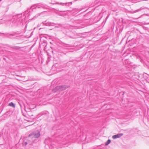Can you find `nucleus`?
Segmentation results:
<instances>
[{
    "label": "nucleus",
    "instance_id": "nucleus-10",
    "mask_svg": "<svg viewBox=\"0 0 149 149\" xmlns=\"http://www.w3.org/2000/svg\"><path fill=\"white\" fill-rule=\"evenodd\" d=\"M65 3H53V4H60V5H63Z\"/></svg>",
    "mask_w": 149,
    "mask_h": 149
},
{
    "label": "nucleus",
    "instance_id": "nucleus-12",
    "mask_svg": "<svg viewBox=\"0 0 149 149\" xmlns=\"http://www.w3.org/2000/svg\"><path fill=\"white\" fill-rule=\"evenodd\" d=\"M28 11H29L28 10H27V11H26L25 12V13H27V12H28Z\"/></svg>",
    "mask_w": 149,
    "mask_h": 149
},
{
    "label": "nucleus",
    "instance_id": "nucleus-13",
    "mask_svg": "<svg viewBox=\"0 0 149 149\" xmlns=\"http://www.w3.org/2000/svg\"><path fill=\"white\" fill-rule=\"evenodd\" d=\"M13 36V35L12 34H10V35H9L8 36L10 37V36Z\"/></svg>",
    "mask_w": 149,
    "mask_h": 149
},
{
    "label": "nucleus",
    "instance_id": "nucleus-14",
    "mask_svg": "<svg viewBox=\"0 0 149 149\" xmlns=\"http://www.w3.org/2000/svg\"><path fill=\"white\" fill-rule=\"evenodd\" d=\"M55 27H57V28H58V27H59V26H55Z\"/></svg>",
    "mask_w": 149,
    "mask_h": 149
},
{
    "label": "nucleus",
    "instance_id": "nucleus-11",
    "mask_svg": "<svg viewBox=\"0 0 149 149\" xmlns=\"http://www.w3.org/2000/svg\"><path fill=\"white\" fill-rule=\"evenodd\" d=\"M27 142H25L24 143H23V145H25V146H26V145H27Z\"/></svg>",
    "mask_w": 149,
    "mask_h": 149
},
{
    "label": "nucleus",
    "instance_id": "nucleus-5",
    "mask_svg": "<svg viewBox=\"0 0 149 149\" xmlns=\"http://www.w3.org/2000/svg\"><path fill=\"white\" fill-rule=\"evenodd\" d=\"M123 135V134L122 133L118 134H117L113 135L112 136V138L113 139H116V138L120 137Z\"/></svg>",
    "mask_w": 149,
    "mask_h": 149
},
{
    "label": "nucleus",
    "instance_id": "nucleus-2",
    "mask_svg": "<svg viewBox=\"0 0 149 149\" xmlns=\"http://www.w3.org/2000/svg\"><path fill=\"white\" fill-rule=\"evenodd\" d=\"M22 14H19L12 16V19H9V21L13 23L17 24L18 22H20L22 19Z\"/></svg>",
    "mask_w": 149,
    "mask_h": 149
},
{
    "label": "nucleus",
    "instance_id": "nucleus-1",
    "mask_svg": "<svg viewBox=\"0 0 149 149\" xmlns=\"http://www.w3.org/2000/svg\"><path fill=\"white\" fill-rule=\"evenodd\" d=\"M40 136L39 132L34 131L30 134L28 137V139L30 140L32 143H34L36 141V138H39Z\"/></svg>",
    "mask_w": 149,
    "mask_h": 149
},
{
    "label": "nucleus",
    "instance_id": "nucleus-8",
    "mask_svg": "<svg viewBox=\"0 0 149 149\" xmlns=\"http://www.w3.org/2000/svg\"><path fill=\"white\" fill-rule=\"evenodd\" d=\"M8 105L13 107V108L15 107V104L12 102H11Z\"/></svg>",
    "mask_w": 149,
    "mask_h": 149
},
{
    "label": "nucleus",
    "instance_id": "nucleus-7",
    "mask_svg": "<svg viewBox=\"0 0 149 149\" xmlns=\"http://www.w3.org/2000/svg\"><path fill=\"white\" fill-rule=\"evenodd\" d=\"M50 138L46 139L45 140L44 143L46 144H49V143H48V141H49V142H50Z\"/></svg>",
    "mask_w": 149,
    "mask_h": 149
},
{
    "label": "nucleus",
    "instance_id": "nucleus-15",
    "mask_svg": "<svg viewBox=\"0 0 149 149\" xmlns=\"http://www.w3.org/2000/svg\"><path fill=\"white\" fill-rule=\"evenodd\" d=\"M59 25L60 26H61V25L60 24H59Z\"/></svg>",
    "mask_w": 149,
    "mask_h": 149
},
{
    "label": "nucleus",
    "instance_id": "nucleus-6",
    "mask_svg": "<svg viewBox=\"0 0 149 149\" xmlns=\"http://www.w3.org/2000/svg\"><path fill=\"white\" fill-rule=\"evenodd\" d=\"M37 8H40V7L39 6L38 7L37 6H36V4H35L34 5L32 6H31V10H33L34 9H36Z\"/></svg>",
    "mask_w": 149,
    "mask_h": 149
},
{
    "label": "nucleus",
    "instance_id": "nucleus-3",
    "mask_svg": "<svg viewBox=\"0 0 149 149\" xmlns=\"http://www.w3.org/2000/svg\"><path fill=\"white\" fill-rule=\"evenodd\" d=\"M56 88L59 91H62L66 89V86L65 85L59 86H56Z\"/></svg>",
    "mask_w": 149,
    "mask_h": 149
},
{
    "label": "nucleus",
    "instance_id": "nucleus-9",
    "mask_svg": "<svg viewBox=\"0 0 149 149\" xmlns=\"http://www.w3.org/2000/svg\"><path fill=\"white\" fill-rule=\"evenodd\" d=\"M111 142V140L110 139H108L107 141L106 142V143H105V145L106 146L108 145V144H109Z\"/></svg>",
    "mask_w": 149,
    "mask_h": 149
},
{
    "label": "nucleus",
    "instance_id": "nucleus-4",
    "mask_svg": "<svg viewBox=\"0 0 149 149\" xmlns=\"http://www.w3.org/2000/svg\"><path fill=\"white\" fill-rule=\"evenodd\" d=\"M42 23L46 26H53L54 25L56 24L54 23L51 22H48L47 20L43 22H42Z\"/></svg>",
    "mask_w": 149,
    "mask_h": 149
}]
</instances>
